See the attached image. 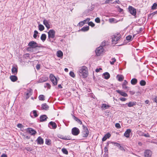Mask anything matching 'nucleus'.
<instances>
[{"label": "nucleus", "mask_w": 157, "mask_h": 157, "mask_svg": "<svg viewBox=\"0 0 157 157\" xmlns=\"http://www.w3.org/2000/svg\"><path fill=\"white\" fill-rule=\"evenodd\" d=\"M132 36L131 35H129L126 36V39L128 40H132Z\"/></svg>", "instance_id": "44"}, {"label": "nucleus", "mask_w": 157, "mask_h": 157, "mask_svg": "<svg viewBox=\"0 0 157 157\" xmlns=\"http://www.w3.org/2000/svg\"><path fill=\"white\" fill-rule=\"evenodd\" d=\"M56 54L57 57H58L60 58L62 57L63 56V53L61 51H57Z\"/></svg>", "instance_id": "25"}, {"label": "nucleus", "mask_w": 157, "mask_h": 157, "mask_svg": "<svg viewBox=\"0 0 157 157\" xmlns=\"http://www.w3.org/2000/svg\"><path fill=\"white\" fill-rule=\"evenodd\" d=\"M143 30V28H140V29H139V32L140 33L141 32L142 30Z\"/></svg>", "instance_id": "64"}, {"label": "nucleus", "mask_w": 157, "mask_h": 157, "mask_svg": "<svg viewBox=\"0 0 157 157\" xmlns=\"http://www.w3.org/2000/svg\"><path fill=\"white\" fill-rule=\"evenodd\" d=\"M82 126L83 128V130L82 132V136L83 137H87L89 134V131L86 127L84 125H83Z\"/></svg>", "instance_id": "5"}, {"label": "nucleus", "mask_w": 157, "mask_h": 157, "mask_svg": "<svg viewBox=\"0 0 157 157\" xmlns=\"http://www.w3.org/2000/svg\"><path fill=\"white\" fill-rule=\"evenodd\" d=\"M40 46L36 42L32 41H30V52L35 53L37 50L38 48Z\"/></svg>", "instance_id": "2"}, {"label": "nucleus", "mask_w": 157, "mask_h": 157, "mask_svg": "<svg viewBox=\"0 0 157 157\" xmlns=\"http://www.w3.org/2000/svg\"><path fill=\"white\" fill-rule=\"evenodd\" d=\"M108 151V148L107 147H105L104 148L105 151Z\"/></svg>", "instance_id": "61"}, {"label": "nucleus", "mask_w": 157, "mask_h": 157, "mask_svg": "<svg viewBox=\"0 0 157 157\" xmlns=\"http://www.w3.org/2000/svg\"><path fill=\"white\" fill-rule=\"evenodd\" d=\"M69 75L71 76L73 78H75V74L74 73L73 71H70L69 73Z\"/></svg>", "instance_id": "41"}, {"label": "nucleus", "mask_w": 157, "mask_h": 157, "mask_svg": "<svg viewBox=\"0 0 157 157\" xmlns=\"http://www.w3.org/2000/svg\"><path fill=\"white\" fill-rule=\"evenodd\" d=\"M132 131L130 129H127L124 134V136L127 138H128L130 136V133Z\"/></svg>", "instance_id": "12"}, {"label": "nucleus", "mask_w": 157, "mask_h": 157, "mask_svg": "<svg viewBox=\"0 0 157 157\" xmlns=\"http://www.w3.org/2000/svg\"><path fill=\"white\" fill-rule=\"evenodd\" d=\"M71 133L74 136H77L80 133V130L78 128L74 127L71 130Z\"/></svg>", "instance_id": "8"}, {"label": "nucleus", "mask_w": 157, "mask_h": 157, "mask_svg": "<svg viewBox=\"0 0 157 157\" xmlns=\"http://www.w3.org/2000/svg\"><path fill=\"white\" fill-rule=\"evenodd\" d=\"M109 107V106L106 104H103L102 105L101 107L103 109H107Z\"/></svg>", "instance_id": "37"}, {"label": "nucleus", "mask_w": 157, "mask_h": 157, "mask_svg": "<svg viewBox=\"0 0 157 157\" xmlns=\"http://www.w3.org/2000/svg\"><path fill=\"white\" fill-rule=\"evenodd\" d=\"M45 144L48 145H50L51 144V140L49 139H46Z\"/></svg>", "instance_id": "36"}, {"label": "nucleus", "mask_w": 157, "mask_h": 157, "mask_svg": "<svg viewBox=\"0 0 157 157\" xmlns=\"http://www.w3.org/2000/svg\"><path fill=\"white\" fill-rule=\"evenodd\" d=\"M78 74L80 76H82L83 78L86 77L88 75L87 68L85 66L80 67Z\"/></svg>", "instance_id": "1"}, {"label": "nucleus", "mask_w": 157, "mask_h": 157, "mask_svg": "<svg viewBox=\"0 0 157 157\" xmlns=\"http://www.w3.org/2000/svg\"><path fill=\"white\" fill-rule=\"evenodd\" d=\"M116 61V59L115 58H113L111 59V60L110 61V63L111 64L113 65Z\"/></svg>", "instance_id": "33"}, {"label": "nucleus", "mask_w": 157, "mask_h": 157, "mask_svg": "<svg viewBox=\"0 0 157 157\" xmlns=\"http://www.w3.org/2000/svg\"><path fill=\"white\" fill-rule=\"evenodd\" d=\"M121 147V149H120V150H121V151H125V150L124 149V147Z\"/></svg>", "instance_id": "60"}, {"label": "nucleus", "mask_w": 157, "mask_h": 157, "mask_svg": "<svg viewBox=\"0 0 157 157\" xmlns=\"http://www.w3.org/2000/svg\"><path fill=\"white\" fill-rule=\"evenodd\" d=\"M144 155L145 157H152V152L150 150H147L144 151Z\"/></svg>", "instance_id": "10"}, {"label": "nucleus", "mask_w": 157, "mask_h": 157, "mask_svg": "<svg viewBox=\"0 0 157 157\" xmlns=\"http://www.w3.org/2000/svg\"><path fill=\"white\" fill-rule=\"evenodd\" d=\"M115 126L117 128H121L120 124L118 123H116L115 124Z\"/></svg>", "instance_id": "46"}, {"label": "nucleus", "mask_w": 157, "mask_h": 157, "mask_svg": "<svg viewBox=\"0 0 157 157\" xmlns=\"http://www.w3.org/2000/svg\"><path fill=\"white\" fill-rule=\"evenodd\" d=\"M17 127L20 128H22L23 127V126L21 124H17Z\"/></svg>", "instance_id": "48"}, {"label": "nucleus", "mask_w": 157, "mask_h": 157, "mask_svg": "<svg viewBox=\"0 0 157 157\" xmlns=\"http://www.w3.org/2000/svg\"><path fill=\"white\" fill-rule=\"evenodd\" d=\"M51 87V86L48 83H46L45 85H44L45 88H47L49 89H50V88Z\"/></svg>", "instance_id": "42"}, {"label": "nucleus", "mask_w": 157, "mask_h": 157, "mask_svg": "<svg viewBox=\"0 0 157 157\" xmlns=\"http://www.w3.org/2000/svg\"><path fill=\"white\" fill-rule=\"evenodd\" d=\"M115 20V19L113 18H110L109 19V21L111 23L114 22Z\"/></svg>", "instance_id": "49"}, {"label": "nucleus", "mask_w": 157, "mask_h": 157, "mask_svg": "<svg viewBox=\"0 0 157 157\" xmlns=\"http://www.w3.org/2000/svg\"><path fill=\"white\" fill-rule=\"evenodd\" d=\"M140 85L141 86H144L146 85V82L144 80H141L140 83Z\"/></svg>", "instance_id": "38"}, {"label": "nucleus", "mask_w": 157, "mask_h": 157, "mask_svg": "<svg viewBox=\"0 0 157 157\" xmlns=\"http://www.w3.org/2000/svg\"><path fill=\"white\" fill-rule=\"evenodd\" d=\"M48 108V106L45 103L42 105L41 109H42L47 110Z\"/></svg>", "instance_id": "27"}, {"label": "nucleus", "mask_w": 157, "mask_h": 157, "mask_svg": "<svg viewBox=\"0 0 157 157\" xmlns=\"http://www.w3.org/2000/svg\"><path fill=\"white\" fill-rule=\"evenodd\" d=\"M121 38V35L119 34H117L113 35L112 36V42L113 44H116L117 42Z\"/></svg>", "instance_id": "3"}, {"label": "nucleus", "mask_w": 157, "mask_h": 157, "mask_svg": "<svg viewBox=\"0 0 157 157\" xmlns=\"http://www.w3.org/2000/svg\"><path fill=\"white\" fill-rule=\"evenodd\" d=\"M113 0H106L105 3V4H109Z\"/></svg>", "instance_id": "52"}, {"label": "nucleus", "mask_w": 157, "mask_h": 157, "mask_svg": "<svg viewBox=\"0 0 157 157\" xmlns=\"http://www.w3.org/2000/svg\"><path fill=\"white\" fill-rule=\"evenodd\" d=\"M38 34V32L36 30H35L34 32V34H33V37L35 38L36 39L37 34Z\"/></svg>", "instance_id": "39"}, {"label": "nucleus", "mask_w": 157, "mask_h": 157, "mask_svg": "<svg viewBox=\"0 0 157 157\" xmlns=\"http://www.w3.org/2000/svg\"><path fill=\"white\" fill-rule=\"evenodd\" d=\"M33 113L34 117H36L38 116V115L37 113V111L36 110H33Z\"/></svg>", "instance_id": "43"}, {"label": "nucleus", "mask_w": 157, "mask_h": 157, "mask_svg": "<svg viewBox=\"0 0 157 157\" xmlns=\"http://www.w3.org/2000/svg\"><path fill=\"white\" fill-rule=\"evenodd\" d=\"M120 3V2L119 1V0H116V1H115V2H113V4H116V3H117V4H119Z\"/></svg>", "instance_id": "55"}, {"label": "nucleus", "mask_w": 157, "mask_h": 157, "mask_svg": "<svg viewBox=\"0 0 157 157\" xmlns=\"http://www.w3.org/2000/svg\"><path fill=\"white\" fill-rule=\"evenodd\" d=\"M12 72L13 74L16 75L17 72V68L16 67H13L12 69Z\"/></svg>", "instance_id": "21"}, {"label": "nucleus", "mask_w": 157, "mask_h": 157, "mask_svg": "<svg viewBox=\"0 0 157 157\" xmlns=\"http://www.w3.org/2000/svg\"><path fill=\"white\" fill-rule=\"evenodd\" d=\"M104 49L102 47L100 46L97 48L95 51L96 55L97 56H100L103 52Z\"/></svg>", "instance_id": "7"}, {"label": "nucleus", "mask_w": 157, "mask_h": 157, "mask_svg": "<svg viewBox=\"0 0 157 157\" xmlns=\"http://www.w3.org/2000/svg\"><path fill=\"white\" fill-rule=\"evenodd\" d=\"M117 77L118 78V80L120 81H122L124 79V76L122 75H118Z\"/></svg>", "instance_id": "26"}, {"label": "nucleus", "mask_w": 157, "mask_h": 157, "mask_svg": "<svg viewBox=\"0 0 157 157\" xmlns=\"http://www.w3.org/2000/svg\"><path fill=\"white\" fill-rule=\"evenodd\" d=\"M149 101H148V100H146L145 101V103L147 104H149Z\"/></svg>", "instance_id": "62"}, {"label": "nucleus", "mask_w": 157, "mask_h": 157, "mask_svg": "<svg viewBox=\"0 0 157 157\" xmlns=\"http://www.w3.org/2000/svg\"><path fill=\"white\" fill-rule=\"evenodd\" d=\"M36 133V131L32 128H30V135H35Z\"/></svg>", "instance_id": "31"}, {"label": "nucleus", "mask_w": 157, "mask_h": 157, "mask_svg": "<svg viewBox=\"0 0 157 157\" xmlns=\"http://www.w3.org/2000/svg\"><path fill=\"white\" fill-rule=\"evenodd\" d=\"M58 137L61 139L65 140H69L71 139V138L69 136H64L62 135H59L58 136Z\"/></svg>", "instance_id": "11"}, {"label": "nucleus", "mask_w": 157, "mask_h": 157, "mask_svg": "<svg viewBox=\"0 0 157 157\" xmlns=\"http://www.w3.org/2000/svg\"><path fill=\"white\" fill-rule=\"evenodd\" d=\"M137 79L135 78L132 79L131 81V83L133 85H136L137 83Z\"/></svg>", "instance_id": "29"}, {"label": "nucleus", "mask_w": 157, "mask_h": 157, "mask_svg": "<svg viewBox=\"0 0 157 157\" xmlns=\"http://www.w3.org/2000/svg\"><path fill=\"white\" fill-rule=\"evenodd\" d=\"M154 101L157 103V96L156 97L154 98Z\"/></svg>", "instance_id": "63"}, {"label": "nucleus", "mask_w": 157, "mask_h": 157, "mask_svg": "<svg viewBox=\"0 0 157 157\" xmlns=\"http://www.w3.org/2000/svg\"><path fill=\"white\" fill-rule=\"evenodd\" d=\"M62 151L65 154L67 155L68 153L67 151L65 148L62 149Z\"/></svg>", "instance_id": "40"}, {"label": "nucleus", "mask_w": 157, "mask_h": 157, "mask_svg": "<svg viewBox=\"0 0 157 157\" xmlns=\"http://www.w3.org/2000/svg\"><path fill=\"white\" fill-rule=\"evenodd\" d=\"M120 99L121 101H125L126 100V99L124 98H120Z\"/></svg>", "instance_id": "53"}, {"label": "nucleus", "mask_w": 157, "mask_h": 157, "mask_svg": "<svg viewBox=\"0 0 157 157\" xmlns=\"http://www.w3.org/2000/svg\"><path fill=\"white\" fill-rule=\"evenodd\" d=\"M38 144H42L44 143L43 139L40 137H39L36 140Z\"/></svg>", "instance_id": "13"}, {"label": "nucleus", "mask_w": 157, "mask_h": 157, "mask_svg": "<svg viewBox=\"0 0 157 157\" xmlns=\"http://www.w3.org/2000/svg\"><path fill=\"white\" fill-rule=\"evenodd\" d=\"M116 91L123 96L126 97L128 96V94L126 93L121 90H116Z\"/></svg>", "instance_id": "15"}, {"label": "nucleus", "mask_w": 157, "mask_h": 157, "mask_svg": "<svg viewBox=\"0 0 157 157\" xmlns=\"http://www.w3.org/2000/svg\"><path fill=\"white\" fill-rule=\"evenodd\" d=\"M40 66L39 64H37L36 65V69L38 70H39L40 68Z\"/></svg>", "instance_id": "57"}, {"label": "nucleus", "mask_w": 157, "mask_h": 157, "mask_svg": "<svg viewBox=\"0 0 157 157\" xmlns=\"http://www.w3.org/2000/svg\"><path fill=\"white\" fill-rule=\"evenodd\" d=\"M46 36L45 34H42L40 39L42 41L44 42L46 40Z\"/></svg>", "instance_id": "30"}, {"label": "nucleus", "mask_w": 157, "mask_h": 157, "mask_svg": "<svg viewBox=\"0 0 157 157\" xmlns=\"http://www.w3.org/2000/svg\"><path fill=\"white\" fill-rule=\"evenodd\" d=\"M48 80V78L47 77H43L40 78L39 79V82H43L47 81Z\"/></svg>", "instance_id": "17"}, {"label": "nucleus", "mask_w": 157, "mask_h": 157, "mask_svg": "<svg viewBox=\"0 0 157 157\" xmlns=\"http://www.w3.org/2000/svg\"><path fill=\"white\" fill-rule=\"evenodd\" d=\"M89 18H87L86 20H84L83 21H82L80 22L78 24L80 26H83L85 23L86 21H89L90 20Z\"/></svg>", "instance_id": "23"}, {"label": "nucleus", "mask_w": 157, "mask_h": 157, "mask_svg": "<svg viewBox=\"0 0 157 157\" xmlns=\"http://www.w3.org/2000/svg\"><path fill=\"white\" fill-rule=\"evenodd\" d=\"M49 124H50L52 126V128L55 129L57 127V125L54 122L51 121L49 122Z\"/></svg>", "instance_id": "22"}, {"label": "nucleus", "mask_w": 157, "mask_h": 157, "mask_svg": "<svg viewBox=\"0 0 157 157\" xmlns=\"http://www.w3.org/2000/svg\"><path fill=\"white\" fill-rule=\"evenodd\" d=\"M111 136V135L109 133H107L106 134L105 136L103 137L102 140L103 141H105L108 138H109Z\"/></svg>", "instance_id": "20"}, {"label": "nucleus", "mask_w": 157, "mask_h": 157, "mask_svg": "<svg viewBox=\"0 0 157 157\" xmlns=\"http://www.w3.org/2000/svg\"><path fill=\"white\" fill-rule=\"evenodd\" d=\"M157 4L156 3H154L152 6L151 9L152 10H154L156 8Z\"/></svg>", "instance_id": "45"}, {"label": "nucleus", "mask_w": 157, "mask_h": 157, "mask_svg": "<svg viewBox=\"0 0 157 157\" xmlns=\"http://www.w3.org/2000/svg\"><path fill=\"white\" fill-rule=\"evenodd\" d=\"M89 29V27L88 26H87L86 27H83L81 30L84 32L88 30Z\"/></svg>", "instance_id": "32"}, {"label": "nucleus", "mask_w": 157, "mask_h": 157, "mask_svg": "<svg viewBox=\"0 0 157 157\" xmlns=\"http://www.w3.org/2000/svg\"><path fill=\"white\" fill-rule=\"evenodd\" d=\"M24 57L25 58L29 57V54L28 53L25 54L24 55Z\"/></svg>", "instance_id": "54"}, {"label": "nucleus", "mask_w": 157, "mask_h": 157, "mask_svg": "<svg viewBox=\"0 0 157 157\" xmlns=\"http://www.w3.org/2000/svg\"><path fill=\"white\" fill-rule=\"evenodd\" d=\"M45 96L43 95H40L39 97V99L41 101H44L45 99Z\"/></svg>", "instance_id": "35"}, {"label": "nucleus", "mask_w": 157, "mask_h": 157, "mask_svg": "<svg viewBox=\"0 0 157 157\" xmlns=\"http://www.w3.org/2000/svg\"><path fill=\"white\" fill-rule=\"evenodd\" d=\"M88 25H89L91 26L92 27H93L94 26V24L92 21H90L89 22Z\"/></svg>", "instance_id": "47"}, {"label": "nucleus", "mask_w": 157, "mask_h": 157, "mask_svg": "<svg viewBox=\"0 0 157 157\" xmlns=\"http://www.w3.org/2000/svg\"><path fill=\"white\" fill-rule=\"evenodd\" d=\"M43 24L48 29H49L50 28L49 21L44 19L43 21Z\"/></svg>", "instance_id": "14"}, {"label": "nucleus", "mask_w": 157, "mask_h": 157, "mask_svg": "<svg viewBox=\"0 0 157 157\" xmlns=\"http://www.w3.org/2000/svg\"><path fill=\"white\" fill-rule=\"evenodd\" d=\"M77 121L78 122V123L79 124H82V121L79 119H78V121Z\"/></svg>", "instance_id": "58"}, {"label": "nucleus", "mask_w": 157, "mask_h": 157, "mask_svg": "<svg viewBox=\"0 0 157 157\" xmlns=\"http://www.w3.org/2000/svg\"><path fill=\"white\" fill-rule=\"evenodd\" d=\"M128 82L126 80H124L122 85V88L124 90H128V87L126 86Z\"/></svg>", "instance_id": "19"}, {"label": "nucleus", "mask_w": 157, "mask_h": 157, "mask_svg": "<svg viewBox=\"0 0 157 157\" xmlns=\"http://www.w3.org/2000/svg\"><path fill=\"white\" fill-rule=\"evenodd\" d=\"M50 79L52 84L54 86L56 85L57 84V80L55 77L52 74L50 75Z\"/></svg>", "instance_id": "6"}, {"label": "nucleus", "mask_w": 157, "mask_h": 157, "mask_svg": "<svg viewBox=\"0 0 157 157\" xmlns=\"http://www.w3.org/2000/svg\"><path fill=\"white\" fill-rule=\"evenodd\" d=\"M1 157H7V155L5 154H2Z\"/></svg>", "instance_id": "59"}, {"label": "nucleus", "mask_w": 157, "mask_h": 157, "mask_svg": "<svg viewBox=\"0 0 157 157\" xmlns=\"http://www.w3.org/2000/svg\"><path fill=\"white\" fill-rule=\"evenodd\" d=\"M48 117L46 115H42L40 117V122H43L46 120Z\"/></svg>", "instance_id": "16"}, {"label": "nucleus", "mask_w": 157, "mask_h": 157, "mask_svg": "<svg viewBox=\"0 0 157 157\" xmlns=\"http://www.w3.org/2000/svg\"><path fill=\"white\" fill-rule=\"evenodd\" d=\"M102 70V69L101 68H99L98 69V68H97L96 70H95V71L96 72H98L100 70Z\"/></svg>", "instance_id": "56"}, {"label": "nucleus", "mask_w": 157, "mask_h": 157, "mask_svg": "<svg viewBox=\"0 0 157 157\" xmlns=\"http://www.w3.org/2000/svg\"><path fill=\"white\" fill-rule=\"evenodd\" d=\"M44 28V27L43 25L40 24L39 25V29L40 31H43Z\"/></svg>", "instance_id": "34"}, {"label": "nucleus", "mask_w": 157, "mask_h": 157, "mask_svg": "<svg viewBox=\"0 0 157 157\" xmlns=\"http://www.w3.org/2000/svg\"><path fill=\"white\" fill-rule=\"evenodd\" d=\"M48 34L49 41H51V39H54L55 38V31L53 29H51L48 32Z\"/></svg>", "instance_id": "4"}, {"label": "nucleus", "mask_w": 157, "mask_h": 157, "mask_svg": "<svg viewBox=\"0 0 157 157\" xmlns=\"http://www.w3.org/2000/svg\"><path fill=\"white\" fill-rule=\"evenodd\" d=\"M95 21L97 23H99L100 22V20L99 18L97 17L95 19Z\"/></svg>", "instance_id": "50"}, {"label": "nucleus", "mask_w": 157, "mask_h": 157, "mask_svg": "<svg viewBox=\"0 0 157 157\" xmlns=\"http://www.w3.org/2000/svg\"><path fill=\"white\" fill-rule=\"evenodd\" d=\"M129 11L130 13L133 16H135L136 14V10L131 6H129L128 8Z\"/></svg>", "instance_id": "9"}, {"label": "nucleus", "mask_w": 157, "mask_h": 157, "mask_svg": "<svg viewBox=\"0 0 157 157\" xmlns=\"http://www.w3.org/2000/svg\"><path fill=\"white\" fill-rule=\"evenodd\" d=\"M129 107H131L133 106L134 105H136V102H130L126 104Z\"/></svg>", "instance_id": "28"}, {"label": "nucleus", "mask_w": 157, "mask_h": 157, "mask_svg": "<svg viewBox=\"0 0 157 157\" xmlns=\"http://www.w3.org/2000/svg\"><path fill=\"white\" fill-rule=\"evenodd\" d=\"M104 78L106 79H109L110 77V75L108 72H105L103 74Z\"/></svg>", "instance_id": "24"}, {"label": "nucleus", "mask_w": 157, "mask_h": 157, "mask_svg": "<svg viewBox=\"0 0 157 157\" xmlns=\"http://www.w3.org/2000/svg\"><path fill=\"white\" fill-rule=\"evenodd\" d=\"M10 78L11 80L13 82H15L17 81L18 79L17 77V76L13 75L10 76Z\"/></svg>", "instance_id": "18"}, {"label": "nucleus", "mask_w": 157, "mask_h": 157, "mask_svg": "<svg viewBox=\"0 0 157 157\" xmlns=\"http://www.w3.org/2000/svg\"><path fill=\"white\" fill-rule=\"evenodd\" d=\"M111 143H112L113 144L116 146L118 147L119 146H120V144L117 143L116 142H112Z\"/></svg>", "instance_id": "51"}]
</instances>
